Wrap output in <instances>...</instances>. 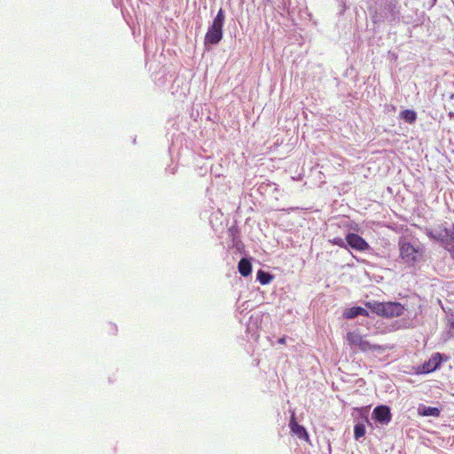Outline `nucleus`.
<instances>
[{
	"instance_id": "nucleus-1",
	"label": "nucleus",
	"mask_w": 454,
	"mask_h": 454,
	"mask_svg": "<svg viewBox=\"0 0 454 454\" xmlns=\"http://www.w3.org/2000/svg\"><path fill=\"white\" fill-rule=\"evenodd\" d=\"M225 20L223 10L221 8L214 18L204 38L205 46L217 44L223 38V27Z\"/></svg>"
},
{
	"instance_id": "nucleus-2",
	"label": "nucleus",
	"mask_w": 454,
	"mask_h": 454,
	"mask_svg": "<svg viewBox=\"0 0 454 454\" xmlns=\"http://www.w3.org/2000/svg\"><path fill=\"white\" fill-rule=\"evenodd\" d=\"M346 339L351 348H356L362 352H382L386 349L383 346L372 344L358 331L348 332Z\"/></svg>"
},
{
	"instance_id": "nucleus-3",
	"label": "nucleus",
	"mask_w": 454,
	"mask_h": 454,
	"mask_svg": "<svg viewBox=\"0 0 454 454\" xmlns=\"http://www.w3.org/2000/svg\"><path fill=\"white\" fill-rule=\"evenodd\" d=\"M429 236L443 242H452L454 241V224L450 228L443 224L434 226L430 230Z\"/></svg>"
},
{
	"instance_id": "nucleus-4",
	"label": "nucleus",
	"mask_w": 454,
	"mask_h": 454,
	"mask_svg": "<svg viewBox=\"0 0 454 454\" xmlns=\"http://www.w3.org/2000/svg\"><path fill=\"white\" fill-rule=\"evenodd\" d=\"M404 307L400 302H383L382 316L385 317H399L403 314Z\"/></svg>"
},
{
	"instance_id": "nucleus-5",
	"label": "nucleus",
	"mask_w": 454,
	"mask_h": 454,
	"mask_svg": "<svg viewBox=\"0 0 454 454\" xmlns=\"http://www.w3.org/2000/svg\"><path fill=\"white\" fill-rule=\"evenodd\" d=\"M418 250L408 242L400 244V255L407 262H414L417 260Z\"/></svg>"
},
{
	"instance_id": "nucleus-6",
	"label": "nucleus",
	"mask_w": 454,
	"mask_h": 454,
	"mask_svg": "<svg viewBox=\"0 0 454 454\" xmlns=\"http://www.w3.org/2000/svg\"><path fill=\"white\" fill-rule=\"evenodd\" d=\"M346 240L352 248L357 251H364L369 247L367 242L356 233H348Z\"/></svg>"
},
{
	"instance_id": "nucleus-7",
	"label": "nucleus",
	"mask_w": 454,
	"mask_h": 454,
	"mask_svg": "<svg viewBox=\"0 0 454 454\" xmlns=\"http://www.w3.org/2000/svg\"><path fill=\"white\" fill-rule=\"evenodd\" d=\"M374 419L381 423H388L391 420L390 409L387 406H377L373 410Z\"/></svg>"
},
{
	"instance_id": "nucleus-8",
	"label": "nucleus",
	"mask_w": 454,
	"mask_h": 454,
	"mask_svg": "<svg viewBox=\"0 0 454 454\" xmlns=\"http://www.w3.org/2000/svg\"><path fill=\"white\" fill-rule=\"evenodd\" d=\"M289 426H290L291 431L294 434H296L299 438H301V439H308L309 438V434H308L306 429L302 426H301L297 423L294 412H293V414L291 416Z\"/></svg>"
},
{
	"instance_id": "nucleus-9",
	"label": "nucleus",
	"mask_w": 454,
	"mask_h": 454,
	"mask_svg": "<svg viewBox=\"0 0 454 454\" xmlns=\"http://www.w3.org/2000/svg\"><path fill=\"white\" fill-rule=\"evenodd\" d=\"M239 272L243 277H247L252 272V264L248 259L242 258L238 265Z\"/></svg>"
},
{
	"instance_id": "nucleus-10",
	"label": "nucleus",
	"mask_w": 454,
	"mask_h": 454,
	"mask_svg": "<svg viewBox=\"0 0 454 454\" xmlns=\"http://www.w3.org/2000/svg\"><path fill=\"white\" fill-rule=\"evenodd\" d=\"M345 317L347 318H354L357 316H368V312L365 309L362 307H352L347 312H345Z\"/></svg>"
},
{
	"instance_id": "nucleus-11",
	"label": "nucleus",
	"mask_w": 454,
	"mask_h": 454,
	"mask_svg": "<svg viewBox=\"0 0 454 454\" xmlns=\"http://www.w3.org/2000/svg\"><path fill=\"white\" fill-rule=\"evenodd\" d=\"M400 117L408 123H413L417 119V114L413 110H403L400 113Z\"/></svg>"
},
{
	"instance_id": "nucleus-12",
	"label": "nucleus",
	"mask_w": 454,
	"mask_h": 454,
	"mask_svg": "<svg viewBox=\"0 0 454 454\" xmlns=\"http://www.w3.org/2000/svg\"><path fill=\"white\" fill-rule=\"evenodd\" d=\"M365 306L373 313L382 316L383 302L380 301H368Z\"/></svg>"
},
{
	"instance_id": "nucleus-13",
	"label": "nucleus",
	"mask_w": 454,
	"mask_h": 454,
	"mask_svg": "<svg viewBox=\"0 0 454 454\" xmlns=\"http://www.w3.org/2000/svg\"><path fill=\"white\" fill-rule=\"evenodd\" d=\"M256 277H257V280L262 285H268L273 279V276L272 275H270V273H268L266 271H263L262 270H258Z\"/></svg>"
},
{
	"instance_id": "nucleus-14",
	"label": "nucleus",
	"mask_w": 454,
	"mask_h": 454,
	"mask_svg": "<svg viewBox=\"0 0 454 454\" xmlns=\"http://www.w3.org/2000/svg\"><path fill=\"white\" fill-rule=\"evenodd\" d=\"M423 416H433L438 417L440 415V410L436 407H423V410L419 411Z\"/></svg>"
},
{
	"instance_id": "nucleus-15",
	"label": "nucleus",
	"mask_w": 454,
	"mask_h": 454,
	"mask_svg": "<svg viewBox=\"0 0 454 454\" xmlns=\"http://www.w3.org/2000/svg\"><path fill=\"white\" fill-rule=\"evenodd\" d=\"M365 434V427L362 423H358L354 427V435L356 440L363 437Z\"/></svg>"
},
{
	"instance_id": "nucleus-16",
	"label": "nucleus",
	"mask_w": 454,
	"mask_h": 454,
	"mask_svg": "<svg viewBox=\"0 0 454 454\" xmlns=\"http://www.w3.org/2000/svg\"><path fill=\"white\" fill-rule=\"evenodd\" d=\"M435 359H436V357H435V356H433V361H434V365L432 368H429V365H430V363H431V361H430V362L428 363V364H427V365H428V367L427 368V372L434 371V370H435V369H436V367H437V365H438V362H435Z\"/></svg>"
},
{
	"instance_id": "nucleus-17",
	"label": "nucleus",
	"mask_w": 454,
	"mask_h": 454,
	"mask_svg": "<svg viewBox=\"0 0 454 454\" xmlns=\"http://www.w3.org/2000/svg\"><path fill=\"white\" fill-rule=\"evenodd\" d=\"M278 343H279V344H282V345L286 344V338H285V337L280 338V339L278 340Z\"/></svg>"
},
{
	"instance_id": "nucleus-18",
	"label": "nucleus",
	"mask_w": 454,
	"mask_h": 454,
	"mask_svg": "<svg viewBox=\"0 0 454 454\" xmlns=\"http://www.w3.org/2000/svg\"><path fill=\"white\" fill-rule=\"evenodd\" d=\"M450 325H451V327L454 329V316H453V317H452V318H451Z\"/></svg>"
},
{
	"instance_id": "nucleus-19",
	"label": "nucleus",
	"mask_w": 454,
	"mask_h": 454,
	"mask_svg": "<svg viewBox=\"0 0 454 454\" xmlns=\"http://www.w3.org/2000/svg\"><path fill=\"white\" fill-rule=\"evenodd\" d=\"M449 116H450V117H453V116H454V113L450 112V113H449Z\"/></svg>"
}]
</instances>
